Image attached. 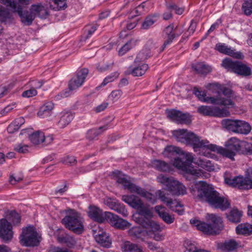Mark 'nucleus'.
<instances>
[{
    "label": "nucleus",
    "mask_w": 252,
    "mask_h": 252,
    "mask_svg": "<svg viewBox=\"0 0 252 252\" xmlns=\"http://www.w3.org/2000/svg\"><path fill=\"white\" fill-rule=\"evenodd\" d=\"M215 49L221 53L230 56L236 59H242L243 57L241 52H236L235 50L228 48L224 43H219L217 44Z\"/></svg>",
    "instance_id": "b1692460"
},
{
    "label": "nucleus",
    "mask_w": 252,
    "mask_h": 252,
    "mask_svg": "<svg viewBox=\"0 0 252 252\" xmlns=\"http://www.w3.org/2000/svg\"><path fill=\"white\" fill-rule=\"evenodd\" d=\"M113 210L122 215L124 217H126L128 215L127 211L125 207L119 203H117Z\"/></svg>",
    "instance_id": "4d7b16f0"
},
{
    "label": "nucleus",
    "mask_w": 252,
    "mask_h": 252,
    "mask_svg": "<svg viewBox=\"0 0 252 252\" xmlns=\"http://www.w3.org/2000/svg\"><path fill=\"white\" fill-rule=\"evenodd\" d=\"M19 239V242L21 245L26 247H34L39 245L41 237L33 226L29 225L22 228Z\"/></svg>",
    "instance_id": "0eeeda50"
},
{
    "label": "nucleus",
    "mask_w": 252,
    "mask_h": 252,
    "mask_svg": "<svg viewBox=\"0 0 252 252\" xmlns=\"http://www.w3.org/2000/svg\"><path fill=\"white\" fill-rule=\"evenodd\" d=\"M193 93L201 101L210 102L213 104L217 105H228L232 104L230 100L224 99L220 97H206V94L204 91L199 90L197 87H194L193 90Z\"/></svg>",
    "instance_id": "ddd939ff"
},
{
    "label": "nucleus",
    "mask_w": 252,
    "mask_h": 252,
    "mask_svg": "<svg viewBox=\"0 0 252 252\" xmlns=\"http://www.w3.org/2000/svg\"><path fill=\"white\" fill-rule=\"evenodd\" d=\"M62 222L66 228L75 233L79 234L84 230L82 218L77 212L73 210L62 220Z\"/></svg>",
    "instance_id": "6e6552de"
},
{
    "label": "nucleus",
    "mask_w": 252,
    "mask_h": 252,
    "mask_svg": "<svg viewBox=\"0 0 252 252\" xmlns=\"http://www.w3.org/2000/svg\"><path fill=\"white\" fill-rule=\"evenodd\" d=\"M56 238L59 242L65 244L70 248L74 247L76 244V240L73 237L62 230H61L59 233L56 235Z\"/></svg>",
    "instance_id": "a878e982"
},
{
    "label": "nucleus",
    "mask_w": 252,
    "mask_h": 252,
    "mask_svg": "<svg viewBox=\"0 0 252 252\" xmlns=\"http://www.w3.org/2000/svg\"><path fill=\"white\" fill-rule=\"evenodd\" d=\"M136 44V41L134 39H131L124 45L118 51V55L122 56L127 52L134 47Z\"/></svg>",
    "instance_id": "a18cd8bd"
},
{
    "label": "nucleus",
    "mask_w": 252,
    "mask_h": 252,
    "mask_svg": "<svg viewBox=\"0 0 252 252\" xmlns=\"http://www.w3.org/2000/svg\"><path fill=\"white\" fill-rule=\"evenodd\" d=\"M121 248L123 252H143L140 247L128 241L124 243Z\"/></svg>",
    "instance_id": "37998d69"
},
{
    "label": "nucleus",
    "mask_w": 252,
    "mask_h": 252,
    "mask_svg": "<svg viewBox=\"0 0 252 252\" xmlns=\"http://www.w3.org/2000/svg\"><path fill=\"white\" fill-rule=\"evenodd\" d=\"M148 68V65L145 63L135 67L130 66L128 68L126 74H131L133 76H141L145 74Z\"/></svg>",
    "instance_id": "c756f323"
},
{
    "label": "nucleus",
    "mask_w": 252,
    "mask_h": 252,
    "mask_svg": "<svg viewBox=\"0 0 252 252\" xmlns=\"http://www.w3.org/2000/svg\"><path fill=\"white\" fill-rule=\"evenodd\" d=\"M12 226L6 219L0 220V238L5 242H8L13 238Z\"/></svg>",
    "instance_id": "f3484780"
},
{
    "label": "nucleus",
    "mask_w": 252,
    "mask_h": 252,
    "mask_svg": "<svg viewBox=\"0 0 252 252\" xmlns=\"http://www.w3.org/2000/svg\"><path fill=\"white\" fill-rule=\"evenodd\" d=\"M104 203L108 206L110 209L113 210L118 202L115 201V200L112 199L111 198H106L104 200Z\"/></svg>",
    "instance_id": "680f3d73"
},
{
    "label": "nucleus",
    "mask_w": 252,
    "mask_h": 252,
    "mask_svg": "<svg viewBox=\"0 0 252 252\" xmlns=\"http://www.w3.org/2000/svg\"><path fill=\"white\" fill-rule=\"evenodd\" d=\"M97 29L95 26H88L86 27L85 31L87 32L86 38H88L96 31Z\"/></svg>",
    "instance_id": "338daca9"
},
{
    "label": "nucleus",
    "mask_w": 252,
    "mask_h": 252,
    "mask_svg": "<svg viewBox=\"0 0 252 252\" xmlns=\"http://www.w3.org/2000/svg\"><path fill=\"white\" fill-rule=\"evenodd\" d=\"M165 158L182 156L183 158H193L192 154L183 151L181 148L173 145H168L165 147L162 153Z\"/></svg>",
    "instance_id": "dca6fc26"
},
{
    "label": "nucleus",
    "mask_w": 252,
    "mask_h": 252,
    "mask_svg": "<svg viewBox=\"0 0 252 252\" xmlns=\"http://www.w3.org/2000/svg\"><path fill=\"white\" fill-rule=\"evenodd\" d=\"M172 195H180L186 193V188L181 183L177 180L172 179L167 189Z\"/></svg>",
    "instance_id": "4be33fe9"
},
{
    "label": "nucleus",
    "mask_w": 252,
    "mask_h": 252,
    "mask_svg": "<svg viewBox=\"0 0 252 252\" xmlns=\"http://www.w3.org/2000/svg\"><path fill=\"white\" fill-rule=\"evenodd\" d=\"M119 73L117 72L112 73L111 75H108L104 79L103 82L101 83V86H104L109 82H111L118 78Z\"/></svg>",
    "instance_id": "13d9d810"
},
{
    "label": "nucleus",
    "mask_w": 252,
    "mask_h": 252,
    "mask_svg": "<svg viewBox=\"0 0 252 252\" xmlns=\"http://www.w3.org/2000/svg\"><path fill=\"white\" fill-rule=\"evenodd\" d=\"M54 107L53 103L51 101L45 102L39 109L37 112L39 117L44 118L50 116L52 111Z\"/></svg>",
    "instance_id": "72a5a7b5"
},
{
    "label": "nucleus",
    "mask_w": 252,
    "mask_h": 252,
    "mask_svg": "<svg viewBox=\"0 0 252 252\" xmlns=\"http://www.w3.org/2000/svg\"><path fill=\"white\" fill-rule=\"evenodd\" d=\"M107 125H105L102 126H100L98 129H92L89 130L87 134V138L90 140H93L97 137L102 132L101 129L105 130L107 129Z\"/></svg>",
    "instance_id": "c03bdc74"
},
{
    "label": "nucleus",
    "mask_w": 252,
    "mask_h": 252,
    "mask_svg": "<svg viewBox=\"0 0 252 252\" xmlns=\"http://www.w3.org/2000/svg\"><path fill=\"white\" fill-rule=\"evenodd\" d=\"M129 190L131 192L137 193L141 196H142L144 192H145V189L138 186L135 185V184H132V185H131Z\"/></svg>",
    "instance_id": "6e6d98bb"
},
{
    "label": "nucleus",
    "mask_w": 252,
    "mask_h": 252,
    "mask_svg": "<svg viewBox=\"0 0 252 252\" xmlns=\"http://www.w3.org/2000/svg\"><path fill=\"white\" fill-rule=\"evenodd\" d=\"M198 250L197 249L196 247L194 244L189 243V244H187L186 250L184 252H197Z\"/></svg>",
    "instance_id": "774afa93"
},
{
    "label": "nucleus",
    "mask_w": 252,
    "mask_h": 252,
    "mask_svg": "<svg viewBox=\"0 0 252 252\" xmlns=\"http://www.w3.org/2000/svg\"><path fill=\"white\" fill-rule=\"evenodd\" d=\"M167 117L172 120L180 124H189L191 122L189 114L183 113L182 112L174 109L166 111Z\"/></svg>",
    "instance_id": "aec40b11"
},
{
    "label": "nucleus",
    "mask_w": 252,
    "mask_h": 252,
    "mask_svg": "<svg viewBox=\"0 0 252 252\" xmlns=\"http://www.w3.org/2000/svg\"><path fill=\"white\" fill-rule=\"evenodd\" d=\"M197 197L201 201L208 203L211 206L224 211L230 208L228 200L220 195L212 185L205 182L200 181L199 187L197 190Z\"/></svg>",
    "instance_id": "7ed1b4c3"
},
{
    "label": "nucleus",
    "mask_w": 252,
    "mask_h": 252,
    "mask_svg": "<svg viewBox=\"0 0 252 252\" xmlns=\"http://www.w3.org/2000/svg\"><path fill=\"white\" fill-rule=\"evenodd\" d=\"M122 200L131 207L137 210L143 204L142 201L138 196L134 195H123Z\"/></svg>",
    "instance_id": "c85d7f7f"
},
{
    "label": "nucleus",
    "mask_w": 252,
    "mask_h": 252,
    "mask_svg": "<svg viewBox=\"0 0 252 252\" xmlns=\"http://www.w3.org/2000/svg\"><path fill=\"white\" fill-rule=\"evenodd\" d=\"M173 165L179 169L190 174L196 178H209L210 174L201 170H197L195 167L200 166L206 170L211 172L215 169L216 165L207 158H174Z\"/></svg>",
    "instance_id": "f257e3e1"
},
{
    "label": "nucleus",
    "mask_w": 252,
    "mask_h": 252,
    "mask_svg": "<svg viewBox=\"0 0 252 252\" xmlns=\"http://www.w3.org/2000/svg\"><path fill=\"white\" fill-rule=\"evenodd\" d=\"M74 114L71 111H63L61 113V116L58 125L59 127L63 128L67 126L73 120Z\"/></svg>",
    "instance_id": "473e14b6"
},
{
    "label": "nucleus",
    "mask_w": 252,
    "mask_h": 252,
    "mask_svg": "<svg viewBox=\"0 0 252 252\" xmlns=\"http://www.w3.org/2000/svg\"><path fill=\"white\" fill-rule=\"evenodd\" d=\"M10 14L6 8L0 6V22H5L10 19ZM2 30V27L0 25V32Z\"/></svg>",
    "instance_id": "8fccbe9b"
},
{
    "label": "nucleus",
    "mask_w": 252,
    "mask_h": 252,
    "mask_svg": "<svg viewBox=\"0 0 252 252\" xmlns=\"http://www.w3.org/2000/svg\"><path fill=\"white\" fill-rule=\"evenodd\" d=\"M157 194L158 195L159 198L160 199V200L163 202L164 203H166V205L167 206L169 207L171 206V205L175 204V207L178 206V205H180V203L177 202L176 201H173L171 198H168L167 197L165 194L163 193V192L160 190H158L157 192Z\"/></svg>",
    "instance_id": "49530a36"
},
{
    "label": "nucleus",
    "mask_w": 252,
    "mask_h": 252,
    "mask_svg": "<svg viewBox=\"0 0 252 252\" xmlns=\"http://www.w3.org/2000/svg\"><path fill=\"white\" fill-rule=\"evenodd\" d=\"M4 218L7 221L11 222L14 226L18 225L21 221V217L18 213L15 211L7 210L4 212Z\"/></svg>",
    "instance_id": "7c9ffc66"
},
{
    "label": "nucleus",
    "mask_w": 252,
    "mask_h": 252,
    "mask_svg": "<svg viewBox=\"0 0 252 252\" xmlns=\"http://www.w3.org/2000/svg\"><path fill=\"white\" fill-rule=\"evenodd\" d=\"M88 213L90 218L98 222H103L106 220L105 212L103 213L101 210L95 206H90Z\"/></svg>",
    "instance_id": "5701e85b"
},
{
    "label": "nucleus",
    "mask_w": 252,
    "mask_h": 252,
    "mask_svg": "<svg viewBox=\"0 0 252 252\" xmlns=\"http://www.w3.org/2000/svg\"><path fill=\"white\" fill-rule=\"evenodd\" d=\"M236 231L238 234L250 235L252 234V224L249 223H241L236 228Z\"/></svg>",
    "instance_id": "58836bf2"
},
{
    "label": "nucleus",
    "mask_w": 252,
    "mask_h": 252,
    "mask_svg": "<svg viewBox=\"0 0 252 252\" xmlns=\"http://www.w3.org/2000/svg\"><path fill=\"white\" fill-rule=\"evenodd\" d=\"M207 220L210 223L200 221L197 220H190V222L194 225L197 229L208 235H216L223 229L224 225L220 217L215 214H208Z\"/></svg>",
    "instance_id": "39448f33"
},
{
    "label": "nucleus",
    "mask_w": 252,
    "mask_h": 252,
    "mask_svg": "<svg viewBox=\"0 0 252 252\" xmlns=\"http://www.w3.org/2000/svg\"><path fill=\"white\" fill-rule=\"evenodd\" d=\"M174 30L173 24H170L164 29L163 33L165 34L166 38L160 49V52L163 51L167 45L170 44L176 36H179L183 32V31H181L178 33L175 34L173 32Z\"/></svg>",
    "instance_id": "412c9836"
},
{
    "label": "nucleus",
    "mask_w": 252,
    "mask_h": 252,
    "mask_svg": "<svg viewBox=\"0 0 252 252\" xmlns=\"http://www.w3.org/2000/svg\"><path fill=\"white\" fill-rule=\"evenodd\" d=\"M153 166L159 171L167 172L170 170L169 165L165 161L161 160H154L153 162Z\"/></svg>",
    "instance_id": "de8ad7c7"
},
{
    "label": "nucleus",
    "mask_w": 252,
    "mask_h": 252,
    "mask_svg": "<svg viewBox=\"0 0 252 252\" xmlns=\"http://www.w3.org/2000/svg\"><path fill=\"white\" fill-rule=\"evenodd\" d=\"M155 211L159 217L167 224L172 223L175 218L174 215H170L166 211V208L161 205H157L155 207Z\"/></svg>",
    "instance_id": "393cba45"
},
{
    "label": "nucleus",
    "mask_w": 252,
    "mask_h": 252,
    "mask_svg": "<svg viewBox=\"0 0 252 252\" xmlns=\"http://www.w3.org/2000/svg\"><path fill=\"white\" fill-rule=\"evenodd\" d=\"M173 135L177 141L192 146L194 151L201 156H210V151L214 152L216 144H210L206 139L201 138L186 129H179L173 131Z\"/></svg>",
    "instance_id": "f03ea898"
},
{
    "label": "nucleus",
    "mask_w": 252,
    "mask_h": 252,
    "mask_svg": "<svg viewBox=\"0 0 252 252\" xmlns=\"http://www.w3.org/2000/svg\"><path fill=\"white\" fill-rule=\"evenodd\" d=\"M94 238L96 242L102 247L109 248L111 245L112 241L109 236L102 231H99L97 234H95Z\"/></svg>",
    "instance_id": "cd10ccee"
},
{
    "label": "nucleus",
    "mask_w": 252,
    "mask_h": 252,
    "mask_svg": "<svg viewBox=\"0 0 252 252\" xmlns=\"http://www.w3.org/2000/svg\"><path fill=\"white\" fill-rule=\"evenodd\" d=\"M25 122L23 117H19L15 119L7 127V130L9 133H13L20 128L21 126Z\"/></svg>",
    "instance_id": "f704fd0d"
},
{
    "label": "nucleus",
    "mask_w": 252,
    "mask_h": 252,
    "mask_svg": "<svg viewBox=\"0 0 252 252\" xmlns=\"http://www.w3.org/2000/svg\"><path fill=\"white\" fill-rule=\"evenodd\" d=\"M66 7V0H50V8L53 10H62Z\"/></svg>",
    "instance_id": "ea45409f"
},
{
    "label": "nucleus",
    "mask_w": 252,
    "mask_h": 252,
    "mask_svg": "<svg viewBox=\"0 0 252 252\" xmlns=\"http://www.w3.org/2000/svg\"><path fill=\"white\" fill-rule=\"evenodd\" d=\"M49 15L47 8L41 3L32 4L29 11H25L21 22L26 25H32L35 17L46 19Z\"/></svg>",
    "instance_id": "423d86ee"
},
{
    "label": "nucleus",
    "mask_w": 252,
    "mask_h": 252,
    "mask_svg": "<svg viewBox=\"0 0 252 252\" xmlns=\"http://www.w3.org/2000/svg\"><path fill=\"white\" fill-rule=\"evenodd\" d=\"M224 181L229 186L240 189H252V180L243 176H237L233 178L226 177Z\"/></svg>",
    "instance_id": "f8f14e48"
},
{
    "label": "nucleus",
    "mask_w": 252,
    "mask_h": 252,
    "mask_svg": "<svg viewBox=\"0 0 252 252\" xmlns=\"http://www.w3.org/2000/svg\"><path fill=\"white\" fill-rule=\"evenodd\" d=\"M238 122V120L226 119L221 121V125L228 131L236 133Z\"/></svg>",
    "instance_id": "c9c22d12"
},
{
    "label": "nucleus",
    "mask_w": 252,
    "mask_h": 252,
    "mask_svg": "<svg viewBox=\"0 0 252 252\" xmlns=\"http://www.w3.org/2000/svg\"><path fill=\"white\" fill-rule=\"evenodd\" d=\"M37 94V91L34 89H31L29 90L24 91L22 93V96L26 97H30L35 96Z\"/></svg>",
    "instance_id": "0e129e2a"
},
{
    "label": "nucleus",
    "mask_w": 252,
    "mask_h": 252,
    "mask_svg": "<svg viewBox=\"0 0 252 252\" xmlns=\"http://www.w3.org/2000/svg\"><path fill=\"white\" fill-rule=\"evenodd\" d=\"M214 152L225 158H234L242 147L245 149L247 154L252 155V143L241 141L235 137H232L224 143V147L216 145Z\"/></svg>",
    "instance_id": "20e7f679"
},
{
    "label": "nucleus",
    "mask_w": 252,
    "mask_h": 252,
    "mask_svg": "<svg viewBox=\"0 0 252 252\" xmlns=\"http://www.w3.org/2000/svg\"><path fill=\"white\" fill-rule=\"evenodd\" d=\"M142 197L145 198L148 201L151 202L152 204L156 203L157 200L156 197L154 194L147 191L146 190Z\"/></svg>",
    "instance_id": "bf43d9fd"
},
{
    "label": "nucleus",
    "mask_w": 252,
    "mask_h": 252,
    "mask_svg": "<svg viewBox=\"0 0 252 252\" xmlns=\"http://www.w3.org/2000/svg\"><path fill=\"white\" fill-rule=\"evenodd\" d=\"M173 179V178L172 177L169 178L162 174H160L157 177L158 182L162 184H163L165 186V189L166 190L167 189L168 186L170 185V182H171Z\"/></svg>",
    "instance_id": "864d4df0"
},
{
    "label": "nucleus",
    "mask_w": 252,
    "mask_h": 252,
    "mask_svg": "<svg viewBox=\"0 0 252 252\" xmlns=\"http://www.w3.org/2000/svg\"><path fill=\"white\" fill-rule=\"evenodd\" d=\"M29 139L33 145L46 146L52 142L53 138L51 136L45 137L42 131L38 130L30 135Z\"/></svg>",
    "instance_id": "6ab92c4d"
},
{
    "label": "nucleus",
    "mask_w": 252,
    "mask_h": 252,
    "mask_svg": "<svg viewBox=\"0 0 252 252\" xmlns=\"http://www.w3.org/2000/svg\"><path fill=\"white\" fill-rule=\"evenodd\" d=\"M222 66L228 71L240 75L247 76L251 74L250 67L240 62L233 61L229 58H226L222 61Z\"/></svg>",
    "instance_id": "9d476101"
},
{
    "label": "nucleus",
    "mask_w": 252,
    "mask_h": 252,
    "mask_svg": "<svg viewBox=\"0 0 252 252\" xmlns=\"http://www.w3.org/2000/svg\"><path fill=\"white\" fill-rule=\"evenodd\" d=\"M197 112L204 116L218 117H227L230 115V112L226 108H220L216 106L211 107L203 105L197 108Z\"/></svg>",
    "instance_id": "9b49d317"
},
{
    "label": "nucleus",
    "mask_w": 252,
    "mask_h": 252,
    "mask_svg": "<svg viewBox=\"0 0 252 252\" xmlns=\"http://www.w3.org/2000/svg\"><path fill=\"white\" fill-rule=\"evenodd\" d=\"M111 66V64H109L104 63V62H102L97 64L96 68L99 71L103 72L108 70Z\"/></svg>",
    "instance_id": "052dcab7"
},
{
    "label": "nucleus",
    "mask_w": 252,
    "mask_h": 252,
    "mask_svg": "<svg viewBox=\"0 0 252 252\" xmlns=\"http://www.w3.org/2000/svg\"><path fill=\"white\" fill-rule=\"evenodd\" d=\"M158 16L150 15L147 16L142 24V28L144 29H149L152 25H153L157 20Z\"/></svg>",
    "instance_id": "3c124183"
},
{
    "label": "nucleus",
    "mask_w": 252,
    "mask_h": 252,
    "mask_svg": "<svg viewBox=\"0 0 252 252\" xmlns=\"http://www.w3.org/2000/svg\"><path fill=\"white\" fill-rule=\"evenodd\" d=\"M226 218L229 221L233 223L239 222L242 216V212L236 208H233L230 212L226 214Z\"/></svg>",
    "instance_id": "e433bc0d"
},
{
    "label": "nucleus",
    "mask_w": 252,
    "mask_h": 252,
    "mask_svg": "<svg viewBox=\"0 0 252 252\" xmlns=\"http://www.w3.org/2000/svg\"><path fill=\"white\" fill-rule=\"evenodd\" d=\"M251 130V126L245 121L239 120L238 122L236 133L244 134H248Z\"/></svg>",
    "instance_id": "79ce46f5"
},
{
    "label": "nucleus",
    "mask_w": 252,
    "mask_h": 252,
    "mask_svg": "<svg viewBox=\"0 0 252 252\" xmlns=\"http://www.w3.org/2000/svg\"><path fill=\"white\" fill-rule=\"evenodd\" d=\"M192 68L198 74L206 75L211 71V68L209 65L202 63H198L192 66Z\"/></svg>",
    "instance_id": "a19ab883"
},
{
    "label": "nucleus",
    "mask_w": 252,
    "mask_h": 252,
    "mask_svg": "<svg viewBox=\"0 0 252 252\" xmlns=\"http://www.w3.org/2000/svg\"><path fill=\"white\" fill-rule=\"evenodd\" d=\"M0 2L14 12V0H0Z\"/></svg>",
    "instance_id": "69168bd1"
},
{
    "label": "nucleus",
    "mask_w": 252,
    "mask_h": 252,
    "mask_svg": "<svg viewBox=\"0 0 252 252\" xmlns=\"http://www.w3.org/2000/svg\"><path fill=\"white\" fill-rule=\"evenodd\" d=\"M138 221L143 227L147 229L148 235L157 241L164 239L165 235L161 233L162 228L159 224L151 220L139 219Z\"/></svg>",
    "instance_id": "1a4fd4ad"
},
{
    "label": "nucleus",
    "mask_w": 252,
    "mask_h": 252,
    "mask_svg": "<svg viewBox=\"0 0 252 252\" xmlns=\"http://www.w3.org/2000/svg\"><path fill=\"white\" fill-rule=\"evenodd\" d=\"M89 73V70L86 68L78 70L76 76L72 78L69 82V89L72 91L82 85Z\"/></svg>",
    "instance_id": "a211bd4d"
},
{
    "label": "nucleus",
    "mask_w": 252,
    "mask_h": 252,
    "mask_svg": "<svg viewBox=\"0 0 252 252\" xmlns=\"http://www.w3.org/2000/svg\"><path fill=\"white\" fill-rule=\"evenodd\" d=\"M29 146L27 145H23L22 144H19L15 150L19 153H26L29 152Z\"/></svg>",
    "instance_id": "e2e57ef3"
},
{
    "label": "nucleus",
    "mask_w": 252,
    "mask_h": 252,
    "mask_svg": "<svg viewBox=\"0 0 252 252\" xmlns=\"http://www.w3.org/2000/svg\"><path fill=\"white\" fill-rule=\"evenodd\" d=\"M105 217L106 220L116 228L123 230L128 228L130 225V223L127 221L112 213L105 212Z\"/></svg>",
    "instance_id": "2eb2a0df"
},
{
    "label": "nucleus",
    "mask_w": 252,
    "mask_h": 252,
    "mask_svg": "<svg viewBox=\"0 0 252 252\" xmlns=\"http://www.w3.org/2000/svg\"><path fill=\"white\" fill-rule=\"evenodd\" d=\"M31 0H14V12L17 13L21 20L25 15L24 8L31 3Z\"/></svg>",
    "instance_id": "2f4dec72"
},
{
    "label": "nucleus",
    "mask_w": 252,
    "mask_h": 252,
    "mask_svg": "<svg viewBox=\"0 0 252 252\" xmlns=\"http://www.w3.org/2000/svg\"><path fill=\"white\" fill-rule=\"evenodd\" d=\"M206 87L209 90H211L212 88L216 89L218 94L216 97H220L224 99H228L232 103V104L222 105V106L227 108L234 107L235 104L230 98L233 92L230 88L225 87H221V85L218 83H209L206 85Z\"/></svg>",
    "instance_id": "4468645a"
},
{
    "label": "nucleus",
    "mask_w": 252,
    "mask_h": 252,
    "mask_svg": "<svg viewBox=\"0 0 252 252\" xmlns=\"http://www.w3.org/2000/svg\"><path fill=\"white\" fill-rule=\"evenodd\" d=\"M113 174L117 178V182L119 184H122L125 189H127L129 190L131 185L132 183L129 182L125 175H123L122 173L119 171H116L113 172Z\"/></svg>",
    "instance_id": "4c0bfd02"
},
{
    "label": "nucleus",
    "mask_w": 252,
    "mask_h": 252,
    "mask_svg": "<svg viewBox=\"0 0 252 252\" xmlns=\"http://www.w3.org/2000/svg\"><path fill=\"white\" fill-rule=\"evenodd\" d=\"M237 247V243L234 240H230L221 244L220 248L225 252H228L235 250Z\"/></svg>",
    "instance_id": "09e8293b"
},
{
    "label": "nucleus",
    "mask_w": 252,
    "mask_h": 252,
    "mask_svg": "<svg viewBox=\"0 0 252 252\" xmlns=\"http://www.w3.org/2000/svg\"><path fill=\"white\" fill-rule=\"evenodd\" d=\"M242 9L245 15H251L252 14V0H245Z\"/></svg>",
    "instance_id": "603ef678"
},
{
    "label": "nucleus",
    "mask_w": 252,
    "mask_h": 252,
    "mask_svg": "<svg viewBox=\"0 0 252 252\" xmlns=\"http://www.w3.org/2000/svg\"><path fill=\"white\" fill-rule=\"evenodd\" d=\"M166 9L168 10H174L176 14L178 15L182 14L184 11V8L183 7H178L174 3H166Z\"/></svg>",
    "instance_id": "5fc2aeb1"
},
{
    "label": "nucleus",
    "mask_w": 252,
    "mask_h": 252,
    "mask_svg": "<svg viewBox=\"0 0 252 252\" xmlns=\"http://www.w3.org/2000/svg\"><path fill=\"white\" fill-rule=\"evenodd\" d=\"M138 214L142 217L136 218V222L139 224L138 221L139 219H142L143 220L149 219L153 217V208L147 204L144 203L141 205L137 210Z\"/></svg>",
    "instance_id": "bb28decb"
}]
</instances>
